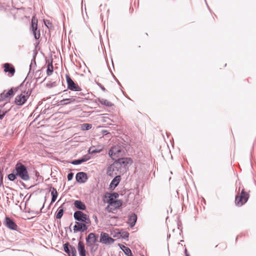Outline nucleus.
<instances>
[{
    "label": "nucleus",
    "mask_w": 256,
    "mask_h": 256,
    "mask_svg": "<svg viewBox=\"0 0 256 256\" xmlns=\"http://www.w3.org/2000/svg\"><path fill=\"white\" fill-rule=\"evenodd\" d=\"M20 89L22 92L20 94L17 96L15 98V104L18 106H22L26 101L31 94L32 90L30 88L24 90L23 86L20 84L19 87L15 88V90Z\"/></svg>",
    "instance_id": "1"
},
{
    "label": "nucleus",
    "mask_w": 256,
    "mask_h": 256,
    "mask_svg": "<svg viewBox=\"0 0 256 256\" xmlns=\"http://www.w3.org/2000/svg\"><path fill=\"white\" fill-rule=\"evenodd\" d=\"M14 172H16L18 176H19L22 180L24 181H27L30 180V176L26 167L20 162H18L16 164Z\"/></svg>",
    "instance_id": "2"
},
{
    "label": "nucleus",
    "mask_w": 256,
    "mask_h": 256,
    "mask_svg": "<svg viewBox=\"0 0 256 256\" xmlns=\"http://www.w3.org/2000/svg\"><path fill=\"white\" fill-rule=\"evenodd\" d=\"M74 219L80 222L86 223V224H91V220L89 216L80 210L76 211L74 214Z\"/></svg>",
    "instance_id": "3"
},
{
    "label": "nucleus",
    "mask_w": 256,
    "mask_h": 256,
    "mask_svg": "<svg viewBox=\"0 0 256 256\" xmlns=\"http://www.w3.org/2000/svg\"><path fill=\"white\" fill-rule=\"evenodd\" d=\"M122 148L120 146H114L109 150L108 154L112 160H116V158L122 155Z\"/></svg>",
    "instance_id": "4"
},
{
    "label": "nucleus",
    "mask_w": 256,
    "mask_h": 256,
    "mask_svg": "<svg viewBox=\"0 0 256 256\" xmlns=\"http://www.w3.org/2000/svg\"><path fill=\"white\" fill-rule=\"evenodd\" d=\"M248 198L249 194L242 190L240 196H236V204L238 206H242L248 201Z\"/></svg>",
    "instance_id": "5"
},
{
    "label": "nucleus",
    "mask_w": 256,
    "mask_h": 256,
    "mask_svg": "<svg viewBox=\"0 0 256 256\" xmlns=\"http://www.w3.org/2000/svg\"><path fill=\"white\" fill-rule=\"evenodd\" d=\"M91 224H86V223L76 222L74 226V233L78 232H84L86 231Z\"/></svg>",
    "instance_id": "6"
},
{
    "label": "nucleus",
    "mask_w": 256,
    "mask_h": 256,
    "mask_svg": "<svg viewBox=\"0 0 256 256\" xmlns=\"http://www.w3.org/2000/svg\"><path fill=\"white\" fill-rule=\"evenodd\" d=\"M120 170V168L118 166L117 163L114 162L108 166L106 170V174L110 177L118 176L117 172Z\"/></svg>",
    "instance_id": "7"
},
{
    "label": "nucleus",
    "mask_w": 256,
    "mask_h": 256,
    "mask_svg": "<svg viewBox=\"0 0 256 256\" xmlns=\"http://www.w3.org/2000/svg\"><path fill=\"white\" fill-rule=\"evenodd\" d=\"M114 242V239L109 236L108 234L102 232L100 235V242L105 244H110Z\"/></svg>",
    "instance_id": "8"
},
{
    "label": "nucleus",
    "mask_w": 256,
    "mask_h": 256,
    "mask_svg": "<svg viewBox=\"0 0 256 256\" xmlns=\"http://www.w3.org/2000/svg\"><path fill=\"white\" fill-rule=\"evenodd\" d=\"M66 80L68 84V88L72 91H80V88L72 80L69 75H66Z\"/></svg>",
    "instance_id": "9"
},
{
    "label": "nucleus",
    "mask_w": 256,
    "mask_h": 256,
    "mask_svg": "<svg viewBox=\"0 0 256 256\" xmlns=\"http://www.w3.org/2000/svg\"><path fill=\"white\" fill-rule=\"evenodd\" d=\"M98 236L93 232L88 234L86 240L88 246L93 248L94 244L97 242Z\"/></svg>",
    "instance_id": "10"
},
{
    "label": "nucleus",
    "mask_w": 256,
    "mask_h": 256,
    "mask_svg": "<svg viewBox=\"0 0 256 256\" xmlns=\"http://www.w3.org/2000/svg\"><path fill=\"white\" fill-rule=\"evenodd\" d=\"M132 160L130 158H118V160L114 162L115 163H117L118 166L120 170L122 168H125L130 163H132Z\"/></svg>",
    "instance_id": "11"
},
{
    "label": "nucleus",
    "mask_w": 256,
    "mask_h": 256,
    "mask_svg": "<svg viewBox=\"0 0 256 256\" xmlns=\"http://www.w3.org/2000/svg\"><path fill=\"white\" fill-rule=\"evenodd\" d=\"M109 206H112L113 210L119 208L122 205V202L120 200H114L113 198L110 197L108 200Z\"/></svg>",
    "instance_id": "12"
},
{
    "label": "nucleus",
    "mask_w": 256,
    "mask_h": 256,
    "mask_svg": "<svg viewBox=\"0 0 256 256\" xmlns=\"http://www.w3.org/2000/svg\"><path fill=\"white\" fill-rule=\"evenodd\" d=\"M5 225L8 228L12 230H16V228L18 227L16 224L10 218L8 217H6L5 218Z\"/></svg>",
    "instance_id": "13"
},
{
    "label": "nucleus",
    "mask_w": 256,
    "mask_h": 256,
    "mask_svg": "<svg viewBox=\"0 0 256 256\" xmlns=\"http://www.w3.org/2000/svg\"><path fill=\"white\" fill-rule=\"evenodd\" d=\"M76 181L79 183H84L88 180V176L84 172H79L76 176Z\"/></svg>",
    "instance_id": "14"
},
{
    "label": "nucleus",
    "mask_w": 256,
    "mask_h": 256,
    "mask_svg": "<svg viewBox=\"0 0 256 256\" xmlns=\"http://www.w3.org/2000/svg\"><path fill=\"white\" fill-rule=\"evenodd\" d=\"M78 250L80 256H86V250L84 243L80 240L78 245Z\"/></svg>",
    "instance_id": "15"
},
{
    "label": "nucleus",
    "mask_w": 256,
    "mask_h": 256,
    "mask_svg": "<svg viewBox=\"0 0 256 256\" xmlns=\"http://www.w3.org/2000/svg\"><path fill=\"white\" fill-rule=\"evenodd\" d=\"M121 180L120 176L118 175L115 176L110 184V188L112 190L114 189L119 184Z\"/></svg>",
    "instance_id": "16"
},
{
    "label": "nucleus",
    "mask_w": 256,
    "mask_h": 256,
    "mask_svg": "<svg viewBox=\"0 0 256 256\" xmlns=\"http://www.w3.org/2000/svg\"><path fill=\"white\" fill-rule=\"evenodd\" d=\"M4 71L5 72H9L11 76H14L15 72L14 68L10 64L6 63L4 64Z\"/></svg>",
    "instance_id": "17"
},
{
    "label": "nucleus",
    "mask_w": 256,
    "mask_h": 256,
    "mask_svg": "<svg viewBox=\"0 0 256 256\" xmlns=\"http://www.w3.org/2000/svg\"><path fill=\"white\" fill-rule=\"evenodd\" d=\"M90 159V156L88 155H85L80 159L74 160L71 162V164L74 165H78L86 162Z\"/></svg>",
    "instance_id": "18"
},
{
    "label": "nucleus",
    "mask_w": 256,
    "mask_h": 256,
    "mask_svg": "<svg viewBox=\"0 0 256 256\" xmlns=\"http://www.w3.org/2000/svg\"><path fill=\"white\" fill-rule=\"evenodd\" d=\"M38 54V52L36 50H34L33 52V56L31 60V63L30 65V72L29 73H30L32 70H34L36 67V56Z\"/></svg>",
    "instance_id": "19"
},
{
    "label": "nucleus",
    "mask_w": 256,
    "mask_h": 256,
    "mask_svg": "<svg viewBox=\"0 0 256 256\" xmlns=\"http://www.w3.org/2000/svg\"><path fill=\"white\" fill-rule=\"evenodd\" d=\"M74 206L80 210H85L86 208V206L85 204L80 200H76L74 202Z\"/></svg>",
    "instance_id": "20"
},
{
    "label": "nucleus",
    "mask_w": 256,
    "mask_h": 256,
    "mask_svg": "<svg viewBox=\"0 0 256 256\" xmlns=\"http://www.w3.org/2000/svg\"><path fill=\"white\" fill-rule=\"evenodd\" d=\"M136 220L137 216L135 214L132 213L129 216L128 222L130 227H133L135 225Z\"/></svg>",
    "instance_id": "21"
},
{
    "label": "nucleus",
    "mask_w": 256,
    "mask_h": 256,
    "mask_svg": "<svg viewBox=\"0 0 256 256\" xmlns=\"http://www.w3.org/2000/svg\"><path fill=\"white\" fill-rule=\"evenodd\" d=\"M76 100L74 98H69L63 99L60 102V105H66L68 104H70L72 102H74Z\"/></svg>",
    "instance_id": "22"
},
{
    "label": "nucleus",
    "mask_w": 256,
    "mask_h": 256,
    "mask_svg": "<svg viewBox=\"0 0 256 256\" xmlns=\"http://www.w3.org/2000/svg\"><path fill=\"white\" fill-rule=\"evenodd\" d=\"M120 248L124 252L126 255L127 256H132V251L130 248L123 245L120 246Z\"/></svg>",
    "instance_id": "23"
},
{
    "label": "nucleus",
    "mask_w": 256,
    "mask_h": 256,
    "mask_svg": "<svg viewBox=\"0 0 256 256\" xmlns=\"http://www.w3.org/2000/svg\"><path fill=\"white\" fill-rule=\"evenodd\" d=\"M98 101L102 104L106 106L110 107L113 106V104L104 98H99Z\"/></svg>",
    "instance_id": "24"
},
{
    "label": "nucleus",
    "mask_w": 256,
    "mask_h": 256,
    "mask_svg": "<svg viewBox=\"0 0 256 256\" xmlns=\"http://www.w3.org/2000/svg\"><path fill=\"white\" fill-rule=\"evenodd\" d=\"M64 211V208L62 206H60L58 209V212L56 214V218L60 219L63 216Z\"/></svg>",
    "instance_id": "25"
},
{
    "label": "nucleus",
    "mask_w": 256,
    "mask_h": 256,
    "mask_svg": "<svg viewBox=\"0 0 256 256\" xmlns=\"http://www.w3.org/2000/svg\"><path fill=\"white\" fill-rule=\"evenodd\" d=\"M37 20L33 18L32 20V32L37 30Z\"/></svg>",
    "instance_id": "26"
},
{
    "label": "nucleus",
    "mask_w": 256,
    "mask_h": 256,
    "mask_svg": "<svg viewBox=\"0 0 256 256\" xmlns=\"http://www.w3.org/2000/svg\"><path fill=\"white\" fill-rule=\"evenodd\" d=\"M64 250L68 254L69 256L70 255V244L68 242H66L64 244Z\"/></svg>",
    "instance_id": "27"
},
{
    "label": "nucleus",
    "mask_w": 256,
    "mask_h": 256,
    "mask_svg": "<svg viewBox=\"0 0 256 256\" xmlns=\"http://www.w3.org/2000/svg\"><path fill=\"white\" fill-rule=\"evenodd\" d=\"M53 72V66L52 63L48 64V69L46 73L48 76H50Z\"/></svg>",
    "instance_id": "28"
},
{
    "label": "nucleus",
    "mask_w": 256,
    "mask_h": 256,
    "mask_svg": "<svg viewBox=\"0 0 256 256\" xmlns=\"http://www.w3.org/2000/svg\"><path fill=\"white\" fill-rule=\"evenodd\" d=\"M102 150L96 148L94 147H91L88 150V152L90 154H93L95 153H98L100 152Z\"/></svg>",
    "instance_id": "29"
},
{
    "label": "nucleus",
    "mask_w": 256,
    "mask_h": 256,
    "mask_svg": "<svg viewBox=\"0 0 256 256\" xmlns=\"http://www.w3.org/2000/svg\"><path fill=\"white\" fill-rule=\"evenodd\" d=\"M70 249L72 256H77L76 250L74 246L70 244Z\"/></svg>",
    "instance_id": "30"
},
{
    "label": "nucleus",
    "mask_w": 256,
    "mask_h": 256,
    "mask_svg": "<svg viewBox=\"0 0 256 256\" xmlns=\"http://www.w3.org/2000/svg\"><path fill=\"white\" fill-rule=\"evenodd\" d=\"M16 176H18L16 172H14L8 175V178L11 181H14L16 178Z\"/></svg>",
    "instance_id": "31"
},
{
    "label": "nucleus",
    "mask_w": 256,
    "mask_h": 256,
    "mask_svg": "<svg viewBox=\"0 0 256 256\" xmlns=\"http://www.w3.org/2000/svg\"><path fill=\"white\" fill-rule=\"evenodd\" d=\"M119 234H120V236L124 240L128 239L129 236V234L127 232H120Z\"/></svg>",
    "instance_id": "32"
},
{
    "label": "nucleus",
    "mask_w": 256,
    "mask_h": 256,
    "mask_svg": "<svg viewBox=\"0 0 256 256\" xmlns=\"http://www.w3.org/2000/svg\"><path fill=\"white\" fill-rule=\"evenodd\" d=\"M92 128V124H84L82 126V130H89Z\"/></svg>",
    "instance_id": "33"
},
{
    "label": "nucleus",
    "mask_w": 256,
    "mask_h": 256,
    "mask_svg": "<svg viewBox=\"0 0 256 256\" xmlns=\"http://www.w3.org/2000/svg\"><path fill=\"white\" fill-rule=\"evenodd\" d=\"M6 95L7 98L9 96H14L13 89L12 88L10 90H9L8 92L6 91Z\"/></svg>",
    "instance_id": "34"
},
{
    "label": "nucleus",
    "mask_w": 256,
    "mask_h": 256,
    "mask_svg": "<svg viewBox=\"0 0 256 256\" xmlns=\"http://www.w3.org/2000/svg\"><path fill=\"white\" fill-rule=\"evenodd\" d=\"M51 195L52 197H57L58 196V192L56 188H52V190L51 191Z\"/></svg>",
    "instance_id": "35"
},
{
    "label": "nucleus",
    "mask_w": 256,
    "mask_h": 256,
    "mask_svg": "<svg viewBox=\"0 0 256 256\" xmlns=\"http://www.w3.org/2000/svg\"><path fill=\"white\" fill-rule=\"evenodd\" d=\"M32 32L36 40H38L40 38V32L38 31V32H36V31H33Z\"/></svg>",
    "instance_id": "36"
},
{
    "label": "nucleus",
    "mask_w": 256,
    "mask_h": 256,
    "mask_svg": "<svg viewBox=\"0 0 256 256\" xmlns=\"http://www.w3.org/2000/svg\"><path fill=\"white\" fill-rule=\"evenodd\" d=\"M6 90H4L2 93L0 94V100H2L6 98Z\"/></svg>",
    "instance_id": "37"
},
{
    "label": "nucleus",
    "mask_w": 256,
    "mask_h": 256,
    "mask_svg": "<svg viewBox=\"0 0 256 256\" xmlns=\"http://www.w3.org/2000/svg\"><path fill=\"white\" fill-rule=\"evenodd\" d=\"M73 177H74V174L72 173V172H70L68 174V180H71L72 178H73Z\"/></svg>",
    "instance_id": "38"
},
{
    "label": "nucleus",
    "mask_w": 256,
    "mask_h": 256,
    "mask_svg": "<svg viewBox=\"0 0 256 256\" xmlns=\"http://www.w3.org/2000/svg\"><path fill=\"white\" fill-rule=\"evenodd\" d=\"M5 115V113L0 110V120H2Z\"/></svg>",
    "instance_id": "39"
},
{
    "label": "nucleus",
    "mask_w": 256,
    "mask_h": 256,
    "mask_svg": "<svg viewBox=\"0 0 256 256\" xmlns=\"http://www.w3.org/2000/svg\"><path fill=\"white\" fill-rule=\"evenodd\" d=\"M92 218L94 219L96 223L97 224L98 223V219L97 216L96 215H93Z\"/></svg>",
    "instance_id": "40"
},
{
    "label": "nucleus",
    "mask_w": 256,
    "mask_h": 256,
    "mask_svg": "<svg viewBox=\"0 0 256 256\" xmlns=\"http://www.w3.org/2000/svg\"><path fill=\"white\" fill-rule=\"evenodd\" d=\"M118 196V194L117 193H114L112 194L110 197L112 198V196H114L115 198H116Z\"/></svg>",
    "instance_id": "41"
},
{
    "label": "nucleus",
    "mask_w": 256,
    "mask_h": 256,
    "mask_svg": "<svg viewBox=\"0 0 256 256\" xmlns=\"http://www.w3.org/2000/svg\"><path fill=\"white\" fill-rule=\"evenodd\" d=\"M56 198H57V197H52L51 202L52 203V202H54L56 201Z\"/></svg>",
    "instance_id": "42"
},
{
    "label": "nucleus",
    "mask_w": 256,
    "mask_h": 256,
    "mask_svg": "<svg viewBox=\"0 0 256 256\" xmlns=\"http://www.w3.org/2000/svg\"><path fill=\"white\" fill-rule=\"evenodd\" d=\"M184 252L186 256H190V254H188L186 249H185Z\"/></svg>",
    "instance_id": "43"
},
{
    "label": "nucleus",
    "mask_w": 256,
    "mask_h": 256,
    "mask_svg": "<svg viewBox=\"0 0 256 256\" xmlns=\"http://www.w3.org/2000/svg\"><path fill=\"white\" fill-rule=\"evenodd\" d=\"M44 24L48 28V27L46 21H44Z\"/></svg>",
    "instance_id": "44"
},
{
    "label": "nucleus",
    "mask_w": 256,
    "mask_h": 256,
    "mask_svg": "<svg viewBox=\"0 0 256 256\" xmlns=\"http://www.w3.org/2000/svg\"><path fill=\"white\" fill-rule=\"evenodd\" d=\"M50 24V22H48L47 24Z\"/></svg>",
    "instance_id": "45"
},
{
    "label": "nucleus",
    "mask_w": 256,
    "mask_h": 256,
    "mask_svg": "<svg viewBox=\"0 0 256 256\" xmlns=\"http://www.w3.org/2000/svg\"><path fill=\"white\" fill-rule=\"evenodd\" d=\"M50 24V22H48L47 24Z\"/></svg>",
    "instance_id": "46"
},
{
    "label": "nucleus",
    "mask_w": 256,
    "mask_h": 256,
    "mask_svg": "<svg viewBox=\"0 0 256 256\" xmlns=\"http://www.w3.org/2000/svg\"><path fill=\"white\" fill-rule=\"evenodd\" d=\"M142 256H144L142 255Z\"/></svg>",
    "instance_id": "47"
}]
</instances>
